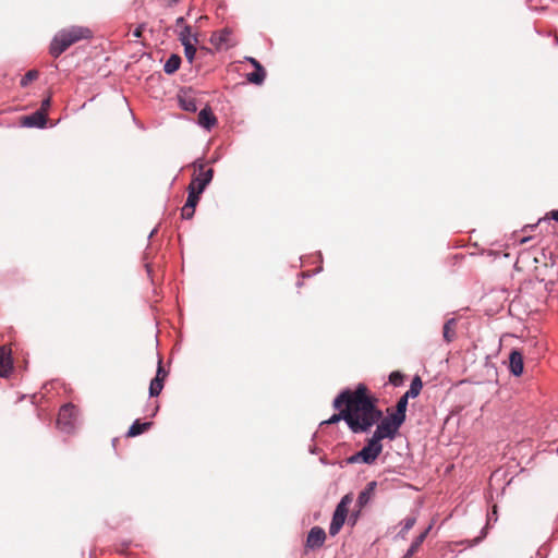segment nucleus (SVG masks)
Masks as SVG:
<instances>
[{"label":"nucleus","instance_id":"8","mask_svg":"<svg viewBox=\"0 0 558 558\" xmlns=\"http://www.w3.org/2000/svg\"><path fill=\"white\" fill-rule=\"evenodd\" d=\"M167 376L168 372L163 368L162 361L159 360L156 376L151 379L149 385L150 397H157L160 395Z\"/></svg>","mask_w":558,"mask_h":558},{"label":"nucleus","instance_id":"22","mask_svg":"<svg viewBox=\"0 0 558 558\" xmlns=\"http://www.w3.org/2000/svg\"><path fill=\"white\" fill-rule=\"evenodd\" d=\"M442 336L447 342H451L453 340V338L456 336V320L454 319H449L448 322L445 323L444 329H442Z\"/></svg>","mask_w":558,"mask_h":558},{"label":"nucleus","instance_id":"18","mask_svg":"<svg viewBox=\"0 0 558 558\" xmlns=\"http://www.w3.org/2000/svg\"><path fill=\"white\" fill-rule=\"evenodd\" d=\"M411 397L404 393L397 402V405L395 409H391L390 412L398 415L399 417H402L404 421L407 418V407L408 401Z\"/></svg>","mask_w":558,"mask_h":558},{"label":"nucleus","instance_id":"10","mask_svg":"<svg viewBox=\"0 0 558 558\" xmlns=\"http://www.w3.org/2000/svg\"><path fill=\"white\" fill-rule=\"evenodd\" d=\"M13 369L12 351L9 347H0V376L8 377Z\"/></svg>","mask_w":558,"mask_h":558},{"label":"nucleus","instance_id":"26","mask_svg":"<svg viewBox=\"0 0 558 558\" xmlns=\"http://www.w3.org/2000/svg\"><path fill=\"white\" fill-rule=\"evenodd\" d=\"M187 192H189V196H187V199H186V205L189 206H194L196 207L198 201H199V196L202 193L199 192H196L195 190L191 189L187 186Z\"/></svg>","mask_w":558,"mask_h":558},{"label":"nucleus","instance_id":"16","mask_svg":"<svg viewBox=\"0 0 558 558\" xmlns=\"http://www.w3.org/2000/svg\"><path fill=\"white\" fill-rule=\"evenodd\" d=\"M153 425L151 422H140L138 420H136L129 428L128 433H126V436L128 437H135V436H138L143 433H145L146 430H148L150 428V426Z\"/></svg>","mask_w":558,"mask_h":558},{"label":"nucleus","instance_id":"21","mask_svg":"<svg viewBox=\"0 0 558 558\" xmlns=\"http://www.w3.org/2000/svg\"><path fill=\"white\" fill-rule=\"evenodd\" d=\"M179 40L181 41L182 45L186 43H193V40L195 44L198 43L197 37L192 34V28L189 25H184L183 29L180 31Z\"/></svg>","mask_w":558,"mask_h":558},{"label":"nucleus","instance_id":"9","mask_svg":"<svg viewBox=\"0 0 558 558\" xmlns=\"http://www.w3.org/2000/svg\"><path fill=\"white\" fill-rule=\"evenodd\" d=\"M326 539V533L320 526H314L307 534L306 548L316 549L324 545Z\"/></svg>","mask_w":558,"mask_h":558},{"label":"nucleus","instance_id":"39","mask_svg":"<svg viewBox=\"0 0 558 558\" xmlns=\"http://www.w3.org/2000/svg\"><path fill=\"white\" fill-rule=\"evenodd\" d=\"M493 513H494V514H497V511H496V506H494V510H493Z\"/></svg>","mask_w":558,"mask_h":558},{"label":"nucleus","instance_id":"23","mask_svg":"<svg viewBox=\"0 0 558 558\" xmlns=\"http://www.w3.org/2000/svg\"><path fill=\"white\" fill-rule=\"evenodd\" d=\"M423 388V383L420 376H415L410 385V389L405 392L408 396H410L412 399L416 398Z\"/></svg>","mask_w":558,"mask_h":558},{"label":"nucleus","instance_id":"17","mask_svg":"<svg viewBox=\"0 0 558 558\" xmlns=\"http://www.w3.org/2000/svg\"><path fill=\"white\" fill-rule=\"evenodd\" d=\"M231 32L229 29H222L220 32L214 33L210 37V43L216 47L220 48L223 45L228 44Z\"/></svg>","mask_w":558,"mask_h":558},{"label":"nucleus","instance_id":"27","mask_svg":"<svg viewBox=\"0 0 558 558\" xmlns=\"http://www.w3.org/2000/svg\"><path fill=\"white\" fill-rule=\"evenodd\" d=\"M416 522V518L415 517H408L403 520V526L400 531V535L402 537H405L407 533L414 526Z\"/></svg>","mask_w":558,"mask_h":558},{"label":"nucleus","instance_id":"2","mask_svg":"<svg viewBox=\"0 0 558 558\" xmlns=\"http://www.w3.org/2000/svg\"><path fill=\"white\" fill-rule=\"evenodd\" d=\"M93 37V32L85 26L73 25L60 29L51 40L49 52L52 57L58 58L72 45L83 39Z\"/></svg>","mask_w":558,"mask_h":558},{"label":"nucleus","instance_id":"14","mask_svg":"<svg viewBox=\"0 0 558 558\" xmlns=\"http://www.w3.org/2000/svg\"><path fill=\"white\" fill-rule=\"evenodd\" d=\"M510 372L514 376H520L523 373V355L520 351L513 350L509 356Z\"/></svg>","mask_w":558,"mask_h":558},{"label":"nucleus","instance_id":"37","mask_svg":"<svg viewBox=\"0 0 558 558\" xmlns=\"http://www.w3.org/2000/svg\"><path fill=\"white\" fill-rule=\"evenodd\" d=\"M529 240H530V238H529V236H526V238H523L520 242H521L522 244H524V243H526Z\"/></svg>","mask_w":558,"mask_h":558},{"label":"nucleus","instance_id":"12","mask_svg":"<svg viewBox=\"0 0 558 558\" xmlns=\"http://www.w3.org/2000/svg\"><path fill=\"white\" fill-rule=\"evenodd\" d=\"M198 124L207 130H210L213 126L217 124V118L213 113L210 107L207 106L199 111Z\"/></svg>","mask_w":558,"mask_h":558},{"label":"nucleus","instance_id":"34","mask_svg":"<svg viewBox=\"0 0 558 558\" xmlns=\"http://www.w3.org/2000/svg\"><path fill=\"white\" fill-rule=\"evenodd\" d=\"M547 218H550V219H554V220L558 221V209L549 211L547 214V216L544 218V220H546ZM542 221H543V219H539L538 223H541Z\"/></svg>","mask_w":558,"mask_h":558},{"label":"nucleus","instance_id":"4","mask_svg":"<svg viewBox=\"0 0 558 558\" xmlns=\"http://www.w3.org/2000/svg\"><path fill=\"white\" fill-rule=\"evenodd\" d=\"M381 440L378 438H375L373 435L368 440L367 444L363 447L362 450L354 453L348 459L349 463H357L363 462L366 464H372L378 456L383 451V445L380 442Z\"/></svg>","mask_w":558,"mask_h":558},{"label":"nucleus","instance_id":"13","mask_svg":"<svg viewBox=\"0 0 558 558\" xmlns=\"http://www.w3.org/2000/svg\"><path fill=\"white\" fill-rule=\"evenodd\" d=\"M180 107L189 112H195L197 110L196 100L190 92L182 90L178 95Z\"/></svg>","mask_w":558,"mask_h":558},{"label":"nucleus","instance_id":"36","mask_svg":"<svg viewBox=\"0 0 558 558\" xmlns=\"http://www.w3.org/2000/svg\"><path fill=\"white\" fill-rule=\"evenodd\" d=\"M175 24H177V26L183 28V26L186 25L185 24V19L183 16L178 17L177 21H175Z\"/></svg>","mask_w":558,"mask_h":558},{"label":"nucleus","instance_id":"15","mask_svg":"<svg viewBox=\"0 0 558 558\" xmlns=\"http://www.w3.org/2000/svg\"><path fill=\"white\" fill-rule=\"evenodd\" d=\"M376 482H369L367 484V486L365 487V489H363L360 494H359V497H357V506L360 509L364 508L368 501L372 499V497L374 496V493H375V489H376Z\"/></svg>","mask_w":558,"mask_h":558},{"label":"nucleus","instance_id":"28","mask_svg":"<svg viewBox=\"0 0 558 558\" xmlns=\"http://www.w3.org/2000/svg\"><path fill=\"white\" fill-rule=\"evenodd\" d=\"M183 47H184L185 58L189 60L190 63H192L194 60L195 53H196V48H195L194 44L186 43L183 45Z\"/></svg>","mask_w":558,"mask_h":558},{"label":"nucleus","instance_id":"7","mask_svg":"<svg viewBox=\"0 0 558 558\" xmlns=\"http://www.w3.org/2000/svg\"><path fill=\"white\" fill-rule=\"evenodd\" d=\"M78 410L75 405L68 403L60 408L57 424L64 433H71L77 418Z\"/></svg>","mask_w":558,"mask_h":558},{"label":"nucleus","instance_id":"38","mask_svg":"<svg viewBox=\"0 0 558 558\" xmlns=\"http://www.w3.org/2000/svg\"><path fill=\"white\" fill-rule=\"evenodd\" d=\"M534 227H535V226H530V225H529V226H525V227L523 228V231H526L527 229H533Z\"/></svg>","mask_w":558,"mask_h":558},{"label":"nucleus","instance_id":"20","mask_svg":"<svg viewBox=\"0 0 558 558\" xmlns=\"http://www.w3.org/2000/svg\"><path fill=\"white\" fill-rule=\"evenodd\" d=\"M429 529L421 533L415 541L411 544L410 548L408 549L407 554L403 558H411L421 547L422 543L424 542Z\"/></svg>","mask_w":558,"mask_h":558},{"label":"nucleus","instance_id":"24","mask_svg":"<svg viewBox=\"0 0 558 558\" xmlns=\"http://www.w3.org/2000/svg\"><path fill=\"white\" fill-rule=\"evenodd\" d=\"M266 77V71L264 68L255 69V72L247 74V81L250 83L260 85Z\"/></svg>","mask_w":558,"mask_h":558},{"label":"nucleus","instance_id":"29","mask_svg":"<svg viewBox=\"0 0 558 558\" xmlns=\"http://www.w3.org/2000/svg\"><path fill=\"white\" fill-rule=\"evenodd\" d=\"M404 376L401 372L395 371L389 375V383L396 387L403 383Z\"/></svg>","mask_w":558,"mask_h":558},{"label":"nucleus","instance_id":"6","mask_svg":"<svg viewBox=\"0 0 558 558\" xmlns=\"http://www.w3.org/2000/svg\"><path fill=\"white\" fill-rule=\"evenodd\" d=\"M352 501H353V495L347 494L342 497L340 502L337 505L336 510L332 515L330 526H329L330 535L335 536L336 534L339 533V531L343 526L344 521L348 515L349 506L351 505Z\"/></svg>","mask_w":558,"mask_h":558},{"label":"nucleus","instance_id":"35","mask_svg":"<svg viewBox=\"0 0 558 558\" xmlns=\"http://www.w3.org/2000/svg\"><path fill=\"white\" fill-rule=\"evenodd\" d=\"M247 60L252 63V65L255 68V69H259V68H263L262 64L254 58H247Z\"/></svg>","mask_w":558,"mask_h":558},{"label":"nucleus","instance_id":"31","mask_svg":"<svg viewBox=\"0 0 558 558\" xmlns=\"http://www.w3.org/2000/svg\"><path fill=\"white\" fill-rule=\"evenodd\" d=\"M51 107V96H48L47 98H45L43 101H41V106L40 108L38 109L39 112H43V114H45L47 117V112L48 110L50 109Z\"/></svg>","mask_w":558,"mask_h":558},{"label":"nucleus","instance_id":"19","mask_svg":"<svg viewBox=\"0 0 558 558\" xmlns=\"http://www.w3.org/2000/svg\"><path fill=\"white\" fill-rule=\"evenodd\" d=\"M181 64V58L178 54H171L163 65V71L167 74L175 73Z\"/></svg>","mask_w":558,"mask_h":558},{"label":"nucleus","instance_id":"3","mask_svg":"<svg viewBox=\"0 0 558 558\" xmlns=\"http://www.w3.org/2000/svg\"><path fill=\"white\" fill-rule=\"evenodd\" d=\"M390 411L391 408H388L386 410L387 416L384 417L381 414V418L376 423L377 427L373 434L375 438L380 440L385 438L393 439L397 436L401 425L405 422L402 417H399Z\"/></svg>","mask_w":558,"mask_h":558},{"label":"nucleus","instance_id":"30","mask_svg":"<svg viewBox=\"0 0 558 558\" xmlns=\"http://www.w3.org/2000/svg\"><path fill=\"white\" fill-rule=\"evenodd\" d=\"M195 208L194 206H189V205H184L182 207V211H181V215L184 219H191L194 214H195Z\"/></svg>","mask_w":558,"mask_h":558},{"label":"nucleus","instance_id":"25","mask_svg":"<svg viewBox=\"0 0 558 558\" xmlns=\"http://www.w3.org/2000/svg\"><path fill=\"white\" fill-rule=\"evenodd\" d=\"M39 72L37 70H29L21 80V86L26 87L31 82L37 80Z\"/></svg>","mask_w":558,"mask_h":558},{"label":"nucleus","instance_id":"5","mask_svg":"<svg viewBox=\"0 0 558 558\" xmlns=\"http://www.w3.org/2000/svg\"><path fill=\"white\" fill-rule=\"evenodd\" d=\"M194 174L189 184V187L196 192L203 193L206 186L211 182L214 178V169L206 168V165L202 160H195L193 162Z\"/></svg>","mask_w":558,"mask_h":558},{"label":"nucleus","instance_id":"1","mask_svg":"<svg viewBox=\"0 0 558 558\" xmlns=\"http://www.w3.org/2000/svg\"><path fill=\"white\" fill-rule=\"evenodd\" d=\"M377 402L364 384H359L354 390L344 389L332 403L339 412L324 423L331 425L343 420L353 433L368 432L381 418Z\"/></svg>","mask_w":558,"mask_h":558},{"label":"nucleus","instance_id":"32","mask_svg":"<svg viewBox=\"0 0 558 558\" xmlns=\"http://www.w3.org/2000/svg\"><path fill=\"white\" fill-rule=\"evenodd\" d=\"M161 5L166 8H172L177 5L181 0H158Z\"/></svg>","mask_w":558,"mask_h":558},{"label":"nucleus","instance_id":"33","mask_svg":"<svg viewBox=\"0 0 558 558\" xmlns=\"http://www.w3.org/2000/svg\"><path fill=\"white\" fill-rule=\"evenodd\" d=\"M145 28V24H140L133 32V37L140 38L142 37L143 31Z\"/></svg>","mask_w":558,"mask_h":558},{"label":"nucleus","instance_id":"11","mask_svg":"<svg viewBox=\"0 0 558 558\" xmlns=\"http://www.w3.org/2000/svg\"><path fill=\"white\" fill-rule=\"evenodd\" d=\"M47 117L39 112L38 110L29 116H25L22 118V124L27 128H43L46 125Z\"/></svg>","mask_w":558,"mask_h":558}]
</instances>
